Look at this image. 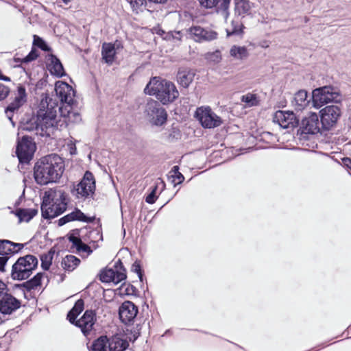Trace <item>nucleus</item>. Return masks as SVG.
Here are the masks:
<instances>
[{"label":"nucleus","instance_id":"nucleus-1","mask_svg":"<svg viewBox=\"0 0 351 351\" xmlns=\"http://www.w3.org/2000/svg\"><path fill=\"white\" fill-rule=\"evenodd\" d=\"M64 171V162L57 154L41 158L34 165V176L38 184L56 182Z\"/></svg>","mask_w":351,"mask_h":351},{"label":"nucleus","instance_id":"nucleus-2","mask_svg":"<svg viewBox=\"0 0 351 351\" xmlns=\"http://www.w3.org/2000/svg\"><path fill=\"white\" fill-rule=\"evenodd\" d=\"M58 106L56 99L49 97L42 99L38 111V120L40 128L39 135L49 136L53 133L57 126L56 108Z\"/></svg>","mask_w":351,"mask_h":351},{"label":"nucleus","instance_id":"nucleus-3","mask_svg":"<svg viewBox=\"0 0 351 351\" xmlns=\"http://www.w3.org/2000/svg\"><path fill=\"white\" fill-rule=\"evenodd\" d=\"M68 198L65 192L58 189L45 191L41 205L42 215L45 219L54 218L66 210Z\"/></svg>","mask_w":351,"mask_h":351},{"label":"nucleus","instance_id":"nucleus-4","mask_svg":"<svg viewBox=\"0 0 351 351\" xmlns=\"http://www.w3.org/2000/svg\"><path fill=\"white\" fill-rule=\"evenodd\" d=\"M144 92L155 96L164 105L173 102L179 96V92L173 83L159 77H152Z\"/></svg>","mask_w":351,"mask_h":351},{"label":"nucleus","instance_id":"nucleus-5","mask_svg":"<svg viewBox=\"0 0 351 351\" xmlns=\"http://www.w3.org/2000/svg\"><path fill=\"white\" fill-rule=\"evenodd\" d=\"M38 259L33 255H26L18 258L12 265L11 277L13 280L27 279L37 267Z\"/></svg>","mask_w":351,"mask_h":351},{"label":"nucleus","instance_id":"nucleus-6","mask_svg":"<svg viewBox=\"0 0 351 351\" xmlns=\"http://www.w3.org/2000/svg\"><path fill=\"white\" fill-rule=\"evenodd\" d=\"M341 97L332 86H323L315 88L312 93L313 105L319 108L330 102H339Z\"/></svg>","mask_w":351,"mask_h":351},{"label":"nucleus","instance_id":"nucleus-7","mask_svg":"<svg viewBox=\"0 0 351 351\" xmlns=\"http://www.w3.org/2000/svg\"><path fill=\"white\" fill-rule=\"evenodd\" d=\"M144 113L149 121L155 125H162L167 121V114L165 110L154 99L147 101Z\"/></svg>","mask_w":351,"mask_h":351},{"label":"nucleus","instance_id":"nucleus-8","mask_svg":"<svg viewBox=\"0 0 351 351\" xmlns=\"http://www.w3.org/2000/svg\"><path fill=\"white\" fill-rule=\"evenodd\" d=\"M36 147L33 140L28 136H23L18 141L16 154L21 163H28L33 158Z\"/></svg>","mask_w":351,"mask_h":351},{"label":"nucleus","instance_id":"nucleus-9","mask_svg":"<svg viewBox=\"0 0 351 351\" xmlns=\"http://www.w3.org/2000/svg\"><path fill=\"white\" fill-rule=\"evenodd\" d=\"M319 112L322 125L327 130H330L337 124L341 115V110L337 105L326 106Z\"/></svg>","mask_w":351,"mask_h":351},{"label":"nucleus","instance_id":"nucleus-10","mask_svg":"<svg viewBox=\"0 0 351 351\" xmlns=\"http://www.w3.org/2000/svg\"><path fill=\"white\" fill-rule=\"evenodd\" d=\"M195 117L206 128H214L222 123L221 119L214 113L209 107H200L195 111Z\"/></svg>","mask_w":351,"mask_h":351},{"label":"nucleus","instance_id":"nucleus-11","mask_svg":"<svg viewBox=\"0 0 351 351\" xmlns=\"http://www.w3.org/2000/svg\"><path fill=\"white\" fill-rule=\"evenodd\" d=\"M95 190V180L92 173L86 171L80 181L75 187L77 197H88L94 193Z\"/></svg>","mask_w":351,"mask_h":351},{"label":"nucleus","instance_id":"nucleus-12","mask_svg":"<svg viewBox=\"0 0 351 351\" xmlns=\"http://www.w3.org/2000/svg\"><path fill=\"white\" fill-rule=\"evenodd\" d=\"M55 91L61 103H73L75 93L72 86L67 83L62 81L57 82L55 84Z\"/></svg>","mask_w":351,"mask_h":351},{"label":"nucleus","instance_id":"nucleus-13","mask_svg":"<svg viewBox=\"0 0 351 351\" xmlns=\"http://www.w3.org/2000/svg\"><path fill=\"white\" fill-rule=\"evenodd\" d=\"M27 101L25 88L21 84L17 86V93L14 100L7 107L5 113L8 117L11 119L12 113L22 106Z\"/></svg>","mask_w":351,"mask_h":351},{"label":"nucleus","instance_id":"nucleus-14","mask_svg":"<svg viewBox=\"0 0 351 351\" xmlns=\"http://www.w3.org/2000/svg\"><path fill=\"white\" fill-rule=\"evenodd\" d=\"M274 122L285 129L293 128L296 125V118L292 112L278 110L274 114Z\"/></svg>","mask_w":351,"mask_h":351},{"label":"nucleus","instance_id":"nucleus-15","mask_svg":"<svg viewBox=\"0 0 351 351\" xmlns=\"http://www.w3.org/2000/svg\"><path fill=\"white\" fill-rule=\"evenodd\" d=\"M126 278L124 270L119 271L118 269H105L100 273V280L103 282H113L117 285Z\"/></svg>","mask_w":351,"mask_h":351},{"label":"nucleus","instance_id":"nucleus-16","mask_svg":"<svg viewBox=\"0 0 351 351\" xmlns=\"http://www.w3.org/2000/svg\"><path fill=\"white\" fill-rule=\"evenodd\" d=\"M20 306V301L7 292L0 298V311L3 314H11Z\"/></svg>","mask_w":351,"mask_h":351},{"label":"nucleus","instance_id":"nucleus-17","mask_svg":"<svg viewBox=\"0 0 351 351\" xmlns=\"http://www.w3.org/2000/svg\"><path fill=\"white\" fill-rule=\"evenodd\" d=\"M138 308L130 301H125L119 308V317L122 322L130 323L136 317Z\"/></svg>","mask_w":351,"mask_h":351},{"label":"nucleus","instance_id":"nucleus-18","mask_svg":"<svg viewBox=\"0 0 351 351\" xmlns=\"http://www.w3.org/2000/svg\"><path fill=\"white\" fill-rule=\"evenodd\" d=\"M189 33L197 42L210 41L217 38L215 32L204 29L199 26H194L189 29Z\"/></svg>","mask_w":351,"mask_h":351},{"label":"nucleus","instance_id":"nucleus-19","mask_svg":"<svg viewBox=\"0 0 351 351\" xmlns=\"http://www.w3.org/2000/svg\"><path fill=\"white\" fill-rule=\"evenodd\" d=\"M304 131L308 134H317L319 132V120L317 113L311 112L302 120Z\"/></svg>","mask_w":351,"mask_h":351},{"label":"nucleus","instance_id":"nucleus-20","mask_svg":"<svg viewBox=\"0 0 351 351\" xmlns=\"http://www.w3.org/2000/svg\"><path fill=\"white\" fill-rule=\"evenodd\" d=\"M202 6L206 8L216 7L221 12L223 17L226 20L228 17V8L230 0H199Z\"/></svg>","mask_w":351,"mask_h":351},{"label":"nucleus","instance_id":"nucleus-21","mask_svg":"<svg viewBox=\"0 0 351 351\" xmlns=\"http://www.w3.org/2000/svg\"><path fill=\"white\" fill-rule=\"evenodd\" d=\"M95 322V316L92 311H86L84 315L75 322L82 332L86 335L93 328Z\"/></svg>","mask_w":351,"mask_h":351},{"label":"nucleus","instance_id":"nucleus-22","mask_svg":"<svg viewBox=\"0 0 351 351\" xmlns=\"http://www.w3.org/2000/svg\"><path fill=\"white\" fill-rule=\"evenodd\" d=\"M24 247V244L14 243L9 240H0V255L9 256L19 252Z\"/></svg>","mask_w":351,"mask_h":351},{"label":"nucleus","instance_id":"nucleus-23","mask_svg":"<svg viewBox=\"0 0 351 351\" xmlns=\"http://www.w3.org/2000/svg\"><path fill=\"white\" fill-rule=\"evenodd\" d=\"M73 221L88 222L91 221V219L86 217L80 210L75 209L72 213L60 218L58 220V226H62L68 222Z\"/></svg>","mask_w":351,"mask_h":351},{"label":"nucleus","instance_id":"nucleus-24","mask_svg":"<svg viewBox=\"0 0 351 351\" xmlns=\"http://www.w3.org/2000/svg\"><path fill=\"white\" fill-rule=\"evenodd\" d=\"M128 346V341L118 335L112 336L108 340L109 351H125Z\"/></svg>","mask_w":351,"mask_h":351},{"label":"nucleus","instance_id":"nucleus-25","mask_svg":"<svg viewBox=\"0 0 351 351\" xmlns=\"http://www.w3.org/2000/svg\"><path fill=\"white\" fill-rule=\"evenodd\" d=\"M195 73L189 69H181L177 75L178 82L184 88H187L193 82Z\"/></svg>","mask_w":351,"mask_h":351},{"label":"nucleus","instance_id":"nucleus-26","mask_svg":"<svg viewBox=\"0 0 351 351\" xmlns=\"http://www.w3.org/2000/svg\"><path fill=\"white\" fill-rule=\"evenodd\" d=\"M49 63L48 64L49 71L52 75L57 77H62L64 75V71L62 63L60 60L55 56L51 55L49 58Z\"/></svg>","mask_w":351,"mask_h":351},{"label":"nucleus","instance_id":"nucleus-27","mask_svg":"<svg viewBox=\"0 0 351 351\" xmlns=\"http://www.w3.org/2000/svg\"><path fill=\"white\" fill-rule=\"evenodd\" d=\"M73 104L62 103V106L58 108L62 117H66L70 121H77L80 119V114L77 112L72 111Z\"/></svg>","mask_w":351,"mask_h":351},{"label":"nucleus","instance_id":"nucleus-28","mask_svg":"<svg viewBox=\"0 0 351 351\" xmlns=\"http://www.w3.org/2000/svg\"><path fill=\"white\" fill-rule=\"evenodd\" d=\"M115 54L116 51L113 44L106 43L103 44L101 55L106 63L111 64L114 62Z\"/></svg>","mask_w":351,"mask_h":351},{"label":"nucleus","instance_id":"nucleus-29","mask_svg":"<svg viewBox=\"0 0 351 351\" xmlns=\"http://www.w3.org/2000/svg\"><path fill=\"white\" fill-rule=\"evenodd\" d=\"M307 97L308 93L304 90H300L296 93L294 97V103L298 110H301L308 106L309 101Z\"/></svg>","mask_w":351,"mask_h":351},{"label":"nucleus","instance_id":"nucleus-30","mask_svg":"<svg viewBox=\"0 0 351 351\" xmlns=\"http://www.w3.org/2000/svg\"><path fill=\"white\" fill-rule=\"evenodd\" d=\"M230 55L236 60H243L248 57L249 53L244 46L233 45L230 49Z\"/></svg>","mask_w":351,"mask_h":351},{"label":"nucleus","instance_id":"nucleus-31","mask_svg":"<svg viewBox=\"0 0 351 351\" xmlns=\"http://www.w3.org/2000/svg\"><path fill=\"white\" fill-rule=\"evenodd\" d=\"M80 260L73 255H67L62 261L61 265L64 269L71 271L80 264Z\"/></svg>","mask_w":351,"mask_h":351},{"label":"nucleus","instance_id":"nucleus-32","mask_svg":"<svg viewBox=\"0 0 351 351\" xmlns=\"http://www.w3.org/2000/svg\"><path fill=\"white\" fill-rule=\"evenodd\" d=\"M37 214V210L33 208H20L16 210V216L19 221H30Z\"/></svg>","mask_w":351,"mask_h":351},{"label":"nucleus","instance_id":"nucleus-33","mask_svg":"<svg viewBox=\"0 0 351 351\" xmlns=\"http://www.w3.org/2000/svg\"><path fill=\"white\" fill-rule=\"evenodd\" d=\"M251 10V5L246 0H235L234 10L237 14L241 16L249 14Z\"/></svg>","mask_w":351,"mask_h":351},{"label":"nucleus","instance_id":"nucleus-34","mask_svg":"<svg viewBox=\"0 0 351 351\" xmlns=\"http://www.w3.org/2000/svg\"><path fill=\"white\" fill-rule=\"evenodd\" d=\"M84 304V301L82 300H78L75 302L74 306L67 315V317L70 322L74 323V321L77 316L83 311Z\"/></svg>","mask_w":351,"mask_h":351},{"label":"nucleus","instance_id":"nucleus-35","mask_svg":"<svg viewBox=\"0 0 351 351\" xmlns=\"http://www.w3.org/2000/svg\"><path fill=\"white\" fill-rule=\"evenodd\" d=\"M108 340L106 336H101L96 339L92 345L93 351H106L108 348Z\"/></svg>","mask_w":351,"mask_h":351},{"label":"nucleus","instance_id":"nucleus-36","mask_svg":"<svg viewBox=\"0 0 351 351\" xmlns=\"http://www.w3.org/2000/svg\"><path fill=\"white\" fill-rule=\"evenodd\" d=\"M21 129L23 130H27V131H33L36 130V134H39V132H40L39 121L38 120V115L36 117H34L31 119L29 121L23 123L21 125Z\"/></svg>","mask_w":351,"mask_h":351},{"label":"nucleus","instance_id":"nucleus-37","mask_svg":"<svg viewBox=\"0 0 351 351\" xmlns=\"http://www.w3.org/2000/svg\"><path fill=\"white\" fill-rule=\"evenodd\" d=\"M43 276V274L38 273L32 279L26 282L25 287H27V289H33L37 287L38 286H40L41 285V280Z\"/></svg>","mask_w":351,"mask_h":351},{"label":"nucleus","instance_id":"nucleus-38","mask_svg":"<svg viewBox=\"0 0 351 351\" xmlns=\"http://www.w3.org/2000/svg\"><path fill=\"white\" fill-rule=\"evenodd\" d=\"M241 101L245 103L247 107L256 106L258 103L256 96L250 93L243 95L241 97Z\"/></svg>","mask_w":351,"mask_h":351},{"label":"nucleus","instance_id":"nucleus-39","mask_svg":"<svg viewBox=\"0 0 351 351\" xmlns=\"http://www.w3.org/2000/svg\"><path fill=\"white\" fill-rule=\"evenodd\" d=\"M171 173V177L173 178L172 181L175 184H180L184 181V177L180 172H179V167L178 166H174L172 168Z\"/></svg>","mask_w":351,"mask_h":351},{"label":"nucleus","instance_id":"nucleus-40","mask_svg":"<svg viewBox=\"0 0 351 351\" xmlns=\"http://www.w3.org/2000/svg\"><path fill=\"white\" fill-rule=\"evenodd\" d=\"M134 12L138 13L143 11L146 4V0H128Z\"/></svg>","mask_w":351,"mask_h":351},{"label":"nucleus","instance_id":"nucleus-41","mask_svg":"<svg viewBox=\"0 0 351 351\" xmlns=\"http://www.w3.org/2000/svg\"><path fill=\"white\" fill-rule=\"evenodd\" d=\"M205 58L212 62L218 63L221 60V56L219 51H215L211 53H207L205 55Z\"/></svg>","mask_w":351,"mask_h":351},{"label":"nucleus","instance_id":"nucleus-42","mask_svg":"<svg viewBox=\"0 0 351 351\" xmlns=\"http://www.w3.org/2000/svg\"><path fill=\"white\" fill-rule=\"evenodd\" d=\"M41 266L42 267L45 269V270H47L51 264V260H52V254H51V253H49L47 254H43L41 256Z\"/></svg>","mask_w":351,"mask_h":351},{"label":"nucleus","instance_id":"nucleus-43","mask_svg":"<svg viewBox=\"0 0 351 351\" xmlns=\"http://www.w3.org/2000/svg\"><path fill=\"white\" fill-rule=\"evenodd\" d=\"M34 45L38 46L44 51H48L50 49L48 47L45 42L38 36H34Z\"/></svg>","mask_w":351,"mask_h":351},{"label":"nucleus","instance_id":"nucleus-44","mask_svg":"<svg viewBox=\"0 0 351 351\" xmlns=\"http://www.w3.org/2000/svg\"><path fill=\"white\" fill-rule=\"evenodd\" d=\"M38 56V51L33 49L29 53V54L25 56V58H24L22 60V62H31L32 60H34L35 59H36V58Z\"/></svg>","mask_w":351,"mask_h":351},{"label":"nucleus","instance_id":"nucleus-45","mask_svg":"<svg viewBox=\"0 0 351 351\" xmlns=\"http://www.w3.org/2000/svg\"><path fill=\"white\" fill-rule=\"evenodd\" d=\"M157 190V186H155L151 193L146 197V202L149 204H153L156 199V192Z\"/></svg>","mask_w":351,"mask_h":351},{"label":"nucleus","instance_id":"nucleus-46","mask_svg":"<svg viewBox=\"0 0 351 351\" xmlns=\"http://www.w3.org/2000/svg\"><path fill=\"white\" fill-rule=\"evenodd\" d=\"M75 248L78 252H87L88 254H90L92 252L90 247L82 243V241H81Z\"/></svg>","mask_w":351,"mask_h":351},{"label":"nucleus","instance_id":"nucleus-47","mask_svg":"<svg viewBox=\"0 0 351 351\" xmlns=\"http://www.w3.org/2000/svg\"><path fill=\"white\" fill-rule=\"evenodd\" d=\"M9 259V256H3L0 255V271L4 272L5 271V267Z\"/></svg>","mask_w":351,"mask_h":351},{"label":"nucleus","instance_id":"nucleus-48","mask_svg":"<svg viewBox=\"0 0 351 351\" xmlns=\"http://www.w3.org/2000/svg\"><path fill=\"white\" fill-rule=\"evenodd\" d=\"M9 93L8 88L4 85H0V100L5 99Z\"/></svg>","mask_w":351,"mask_h":351},{"label":"nucleus","instance_id":"nucleus-49","mask_svg":"<svg viewBox=\"0 0 351 351\" xmlns=\"http://www.w3.org/2000/svg\"><path fill=\"white\" fill-rule=\"evenodd\" d=\"M69 241L72 243L73 245L75 247L80 243L82 240L80 238H77L75 236H71L69 237Z\"/></svg>","mask_w":351,"mask_h":351},{"label":"nucleus","instance_id":"nucleus-50","mask_svg":"<svg viewBox=\"0 0 351 351\" xmlns=\"http://www.w3.org/2000/svg\"><path fill=\"white\" fill-rule=\"evenodd\" d=\"M7 292L6 285L0 280V298Z\"/></svg>","mask_w":351,"mask_h":351},{"label":"nucleus","instance_id":"nucleus-51","mask_svg":"<svg viewBox=\"0 0 351 351\" xmlns=\"http://www.w3.org/2000/svg\"><path fill=\"white\" fill-rule=\"evenodd\" d=\"M132 270L134 271H135L136 273H137L138 274V276H139V278H141V267H140V265L138 264H137L136 263L133 264V265H132Z\"/></svg>","mask_w":351,"mask_h":351},{"label":"nucleus","instance_id":"nucleus-52","mask_svg":"<svg viewBox=\"0 0 351 351\" xmlns=\"http://www.w3.org/2000/svg\"><path fill=\"white\" fill-rule=\"evenodd\" d=\"M343 165L349 169H351V159L346 158L343 160Z\"/></svg>","mask_w":351,"mask_h":351},{"label":"nucleus","instance_id":"nucleus-53","mask_svg":"<svg viewBox=\"0 0 351 351\" xmlns=\"http://www.w3.org/2000/svg\"><path fill=\"white\" fill-rule=\"evenodd\" d=\"M150 1H152L154 3H164L167 1V0H149Z\"/></svg>","mask_w":351,"mask_h":351},{"label":"nucleus","instance_id":"nucleus-54","mask_svg":"<svg viewBox=\"0 0 351 351\" xmlns=\"http://www.w3.org/2000/svg\"><path fill=\"white\" fill-rule=\"evenodd\" d=\"M237 32H238V29H233L231 32H229V30H227L228 36H230V34H231L237 33Z\"/></svg>","mask_w":351,"mask_h":351},{"label":"nucleus","instance_id":"nucleus-55","mask_svg":"<svg viewBox=\"0 0 351 351\" xmlns=\"http://www.w3.org/2000/svg\"><path fill=\"white\" fill-rule=\"evenodd\" d=\"M71 0H62L65 4H68Z\"/></svg>","mask_w":351,"mask_h":351},{"label":"nucleus","instance_id":"nucleus-56","mask_svg":"<svg viewBox=\"0 0 351 351\" xmlns=\"http://www.w3.org/2000/svg\"><path fill=\"white\" fill-rule=\"evenodd\" d=\"M265 47H268V45H266V44H264V45H263V47H265Z\"/></svg>","mask_w":351,"mask_h":351},{"label":"nucleus","instance_id":"nucleus-57","mask_svg":"<svg viewBox=\"0 0 351 351\" xmlns=\"http://www.w3.org/2000/svg\"><path fill=\"white\" fill-rule=\"evenodd\" d=\"M265 47H268V45H266V44H264V45H263V47H265Z\"/></svg>","mask_w":351,"mask_h":351},{"label":"nucleus","instance_id":"nucleus-58","mask_svg":"<svg viewBox=\"0 0 351 351\" xmlns=\"http://www.w3.org/2000/svg\"><path fill=\"white\" fill-rule=\"evenodd\" d=\"M265 47H268V45H266V44H264V45H263V47H265Z\"/></svg>","mask_w":351,"mask_h":351}]
</instances>
